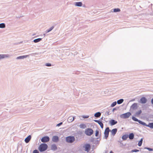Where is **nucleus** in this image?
<instances>
[{
  "instance_id": "nucleus-1",
  "label": "nucleus",
  "mask_w": 153,
  "mask_h": 153,
  "mask_svg": "<svg viewBox=\"0 0 153 153\" xmlns=\"http://www.w3.org/2000/svg\"><path fill=\"white\" fill-rule=\"evenodd\" d=\"M48 148V146L47 144L42 143L39 146V150L40 152H43L46 150Z\"/></svg>"
},
{
  "instance_id": "nucleus-2",
  "label": "nucleus",
  "mask_w": 153,
  "mask_h": 153,
  "mask_svg": "<svg viewBox=\"0 0 153 153\" xmlns=\"http://www.w3.org/2000/svg\"><path fill=\"white\" fill-rule=\"evenodd\" d=\"M85 132V134L88 136L91 135L93 133V130L90 128H88L86 129Z\"/></svg>"
},
{
  "instance_id": "nucleus-3",
  "label": "nucleus",
  "mask_w": 153,
  "mask_h": 153,
  "mask_svg": "<svg viewBox=\"0 0 153 153\" xmlns=\"http://www.w3.org/2000/svg\"><path fill=\"white\" fill-rule=\"evenodd\" d=\"M66 140L68 143H72L74 141L75 138L74 137L69 136L66 138Z\"/></svg>"
},
{
  "instance_id": "nucleus-4",
  "label": "nucleus",
  "mask_w": 153,
  "mask_h": 153,
  "mask_svg": "<svg viewBox=\"0 0 153 153\" xmlns=\"http://www.w3.org/2000/svg\"><path fill=\"white\" fill-rule=\"evenodd\" d=\"M131 115V114L130 112H128L122 114L120 117L122 118L125 119L128 118Z\"/></svg>"
},
{
  "instance_id": "nucleus-5",
  "label": "nucleus",
  "mask_w": 153,
  "mask_h": 153,
  "mask_svg": "<svg viewBox=\"0 0 153 153\" xmlns=\"http://www.w3.org/2000/svg\"><path fill=\"white\" fill-rule=\"evenodd\" d=\"M83 147L85 148V151L88 152H89L91 149V145L89 144H85L83 146Z\"/></svg>"
},
{
  "instance_id": "nucleus-6",
  "label": "nucleus",
  "mask_w": 153,
  "mask_h": 153,
  "mask_svg": "<svg viewBox=\"0 0 153 153\" xmlns=\"http://www.w3.org/2000/svg\"><path fill=\"white\" fill-rule=\"evenodd\" d=\"M109 131V127H107L105 129L104 132V136L106 139H107L108 137Z\"/></svg>"
},
{
  "instance_id": "nucleus-7",
  "label": "nucleus",
  "mask_w": 153,
  "mask_h": 153,
  "mask_svg": "<svg viewBox=\"0 0 153 153\" xmlns=\"http://www.w3.org/2000/svg\"><path fill=\"white\" fill-rule=\"evenodd\" d=\"M50 138L48 136L44 137L41 139V141L43 143L48 142Z\"/></svg>"
},
{
  "instance_id": "nucleus-8",
  "label": "nucleus",
  "mask_w": 153,
  "mask_h": 153,
  "mask_svg": "<svg viewBox=\"0 0 153 153\" xmlns=\"http://www.w3.org/2000/svg\"><path fill=\"white\" fill-rule=\"evenodd\" d=\"M132 119L133 120H134L135 121L138 122L140 124L143 125H146V123H145L140 120H138L137 118H136L134 117H132Z\"/></svg>"
},
{
  "instance_id": "nucleus-9",
  "label": "nucleus",
  "mask_w": 153,
  "mask_h": 153,
  "mask_svg": "<svg viewBox=\"0 0 153 153\" xmlns=\"http://www.w3.org/2000/svg\"><path fill=\"white\" fill-rule=\"evenodd\" d=\"M59 140V138L57 136H54L52 137V140L54 142H57Z\"/></svg>"
},
{
  "instance_id": "nucleus-10",
  "label": "nucleus",
  "mask_w": 153,
  "mask_h": 153,
  "mask_svg": "<svg viewBox=\"0 0 153 153\" xmlns=\"http://www.w3.org/2000/svg\"><path fill=\"white\" fill-rule=\"evenodd\" d=\"M137 108V104L136 103H134L131 106L130 109L132 110L136 109Z\"/></svg>"
},
{
  "instance_id": "nucleus-11",
  "label": "nucleus",
  "mask_w": 153,
  "mask_h": 153,
  "mask_svg": "<svg viewBox=\"0 0 153 153\" xmlns=\"http://www.w3.org/2000/svg\"><path fill=\"white\" fill-rule=\"evenodd\" d=\"M147 100L146 99L145 97H142L140 100V101L141 103L144 104L146 102Z\"/></svg>"
},
{
  "instance_id": "nucleus-12",
  "label": "nucleus",
  "mask_w": 153,
  "mask_h": 153,
  "mask_svg": "<svg viewBox=\"0 0 153 153\" xmlns=\"http://www.w3.org/2000/svg\"><path fill=\"white\" fill-rule=\"evenodd\" d=\"M117 129L116 128L112 129L111 131V134L113 136H114L116 133H117Z\"/></svg>"
},
{
  "instance_id": "nucleus-13",
  "label": "nucleus",
  "mask_w": 153,
  "mask_h": 153,
  "mask_svg": "<svg viewBox=\"0 0 153 153\" xmlns=\"http://www.w3.org/2000/svg\"><path fill=\"white\" fill-rule=\"evenodd\" d=\"M94 121L97 123H98L99 125H100V126L102 128H103V124L102 123L99 121V120H94Z\"/></svg>"
},
{
  "instance_id": "nucleus-14",
  "label": "nucleus",
  "mask_w": 153,
  "mask_h": 153,
  "mask_svg": "<svg viewBox=\"0 0 153 153\" xmlns=\"http://www.w3.org/2000/svg\"><path fill=\"white\" fill-rule=\"evenodd\" d=\"M109 123L111 125H114L116 124L117 123V122L114 120H111L110 121Z\"/></svg>"
},
{
  "instance_id": "nucleus-15",
  "label": "nucleus",
  "mask_w": 153,
  "mask_h": 153,
  "mask_svg": "<svg viewBox=\"0 0 153 153\" xmlns=\"http://www.w3.org/2000/svg\"><path fill=\"white\" fill-rule=\"evenodd\" d=\"M31 136L30 135L28 136L25 139V142L27 143L29 142L31 139Z\"/></svg>"
},
{
  "instance_id": "nucleus-16",
  "label": "nucleus",
  "mask_w": 153,
  "mask_h": 153,
  "mask_svg": "<svg viewBox=\"0 0 153 153\" xmlns=\"http://www.w3.org/2000/svg\"><path fill=\"white\" fill-rule=\"evenodd\" d=\"M74 117L72 116L69 117L68 119V121L69 122H71L74 120Z\"/></svg>"
},
{
  "instance_id": "nucleus-17",
  "label": "nucleus",
  "mask_w": 153,
  "mask_h": 153,
  "mask_svg": "<svg viewBox=\"0 0 153 153\" xmlns=\"http://www.w3.org/2000/svg\"><path fill=\"white\" fill-rule=\"evenodd\" d=\"M28 56V55H24L22 56H20L18 57L17 58V59H23L25 58H26Z\"/></svg>"
},
{
  "instance_id": "nucleus-18",
  "label": "nucleus",
  "mask_w": 153,
  "mask_h": 153,
  "mask_svg": "<svg viewBox=\"0 0 153 153\" xmlns=\"http://www.w3.org/2000/svg\"><path fill=\"white\" fill-rule=\"evenodd\" d=\"M8 56L7 55H5L4 54H0V60L1 59H3L5 57H7Z\"/></svg>"
},
{
  "instance_id": "nucleus-19",
  "label": "nucleus",
  "mask_w": 153,
  "mask_h": 153,
  "mask_svg": "<svg viewBox=\"0 0 153 153\" xmlns=\"http://www.w3.org/2000/svg\"><path fill=\"white\" fill-rule=\"evenodd\" d=\"M82 4V3L81 2H77L75 3V5L77 6L81 7Z\"/></svg>"
},
{
  "instance_id": "nucleus-20",
  "label": "nucleus",
  "mask_w": 153,
  "mask_h": 153,
  "mask_svg": "<svg viewBox=\"0 0 153 153\" xmlns=\"http://www.w3.org/2000/svg\"><path fill=\"white\" fill-rule=\"evenodd\" d=\"M79 127L81 128L84 129L86 127V126L85 124H81L80 125Z\"/></svg>"
},
{
  "instance_id": "nucleus-21",
  "label": "nucleus",
  "mask_w": 153,
  "mask_h": 153,
  "mask_svg": "<svg viewBox=\"0 0 153 153\" xmlns=\"http://www.w3.org/2000/svg\"><path fill=\"white\" fill-rule=\"evenodd\" d=\"M145 126L151 128H153V123H149L147 125L146 124V125Z\"/></svg>"
},
{
  "instance_id": "nucleus-22",
  "label": "nucleus",
  "mask_w": 153,
  "mask_h": 153,
  "mask_svg": "<svg viewBox=\"0 0 153 153\" xmlns=\"http://www.w3.org/2000/svg\"><path fill=\"white\" fill-rule=\"evenodd\" d=\"M51 149L52 150H55L57 149V147L55 145H53L51 146Z\"/></svg>"
},
{
  "instance_id": "nucleus-23",
  "label": "nucleus",
  "mask_w": 153,
  "mask_h": 153,
  "mask_svg": "<svg viewBox=\"0 0 153 153\" xmlns=\"http://www.w3.org/2000/svg\"><path fill=\"white\" fill-rule=\"evenodd\" d=\"M129 138L130 139H133L134 138V134L133 133H131L129 135Z\"/></svg>"
},
{
  "instance_id": "nucleus-24",
  "label": "nucleus",
  "mask_w": 153,
  "mask_h": 153,
  "mask_svg": "<svg viewBox=\"0 0 153 153\" xmlns=\"http://www.w3.org/2000/svg\"><path fill=\"white\" fill-rule=\"evenodd\" d=\"M101 113L100 112H98L94 114V116L96 117H99L101 115Z\"/></svg>"
},
{
  "instance_id": "nucleus-25",
  "label": "nucleus",
  "mask_w": 153,
  "mask_h": 153,
  "mask_svg": "<svg viewBox=\"0 0 153 153\" xmlns=\"http://www.w3.org/2000/svg\"><path fill=\"white\" fill-rule=\"evenodd\" d=\"M143 139L141 138L139 142L138 145L139 146H141L143 142Z\"/></svg>"
},
{
  "instance_id": "nucleus-26",
  "label": "nucleus",
  "mask_w": 153,
  "mask_h": 153,
  "mask_svg": "<svg viewBox=\"0 0 153 153\" xmlns=\"http://www.w3.org/2000/svg\"><path fill=\"white\" fill-rule=\"evenodd\" d=\"M123 99H120V100H118L117 101V103L118 104H120L122 103L123 102Z\"/></svg>"
},
{
  "instance_id": "nucleus-27",
  "label": "nucleus",
  "mask_w": 153,
  "mask_h": 153,
  "mask_svg": "<svg viewBox=\"0 0 153 153\" xmlns=\"http://www.w3.org/2000/svg\"><path fill=\"white\" fill-rule=\"evenodd\" d=\"M128 136L126 135H123L122 137V139L124 140H126Z\"/></svg>"
},
{
  "instance_id": "nucleus-28",
  "label": "nucleus",
  "mask_w": 153,
  "mask_h": 153,
  "mask_svg": "<svg viewBox=\"0 0 153 153\" xmlns=\"http://www.w3.org/2000/svg\"><path fill=\"white\" fill-rule=\"evenodd\" d=\"M5 27V24L4 23H1L0 24V28H3Z\"/></svg>"
},
{
  "instance_id": "nucleus-29",
  "label": "nucleus",
  "mask_w": 153,
  "mask_h": 153,
  "mask_svg": "<svg viewBox=\"0 0 153 153\" xmlns=\"http://www.w3.org/2000/svg\"><path fill=\"white\" fill-rule=\"evenodd\" d=\"M142 113V111L141 110H139L138 111L136 112V114L137 115H139Z\"/></svg>"
},
{
  "instance_id": "nucleus-30",
  "label": "nucleus",
  "mask_w": 153,
  "mask_h": 153,
  "mask_svg": "<svg viewBox=\"0 0 153 153\" xmlns=\"http://www.w3.org/2000/svg\"><path fill=\"white\" fill-rule=\"evenodd\" d=\"M120 10L119 8H115L114 10V12H120Z\"/></svg>"
},
{
  "instance_id": "nucleus-31",
  "label": "nucleus",
  "mask_w": 153,
  "mask_h": 153,
  "mask_svg": "<svg viewBox=\"0 0 153 153\" xmlns=\"http://www.w3.org/2000/svg\"><path fill=\"white\" fill-rule=\"evenodd\" d=\"M116 102H113L112 104L111 105V106L112 107H113L114 106H115L116 105Z\"/></svg>"
},
{
  "instance_id": "nucleus-32",
  "label": "nucleus",
  "mask_w": 153,
  "mask_h": 153,
  "mask_svg": "<svg viewBox=\"0 0 153 153\" xmlns=\"http://www.w3.org/2000/svg\"><path fill=\"white\" fill-rule=\"evenodd\" d=\"M54 28V27L52 26L49 29L47 30V33H48L51 31Z\"/></svg>"
},
{
  "instance_id": "nucleus-33",
  "label": "nucleus",
  "mask_w": 153,
  "mask_h": 153,
  "mask_svg": "<svg viewBox=\"0 0 153 153\" xmlns=\"http://www.w3.org/2000/svg\"><path fill=\"white\" fill-rule=\"evenodd\" d=\"M99 132L98 130H96V133H95V136L96 137H97L99 134Z\"/></svg>"
},
{
  "instance_id": "nucleus-34",
  "label": "nucleus",
  "mask_w": 153,
  "mask_h": 153,
  "mask_svg": "<svg viewBox=\"0 0 153 153\" xmlns=\"http://www.w3.org/2000/svg\"><path fill=\"white\" fill-rule=\"evenodd\" d=\"M145 149H147L149 151H152L153 149H151L149 148H145Z\"/></svg>"
},
{
  "instance_id": "nucleus-35",
  "label": "nucleus",
  "mask_w": 153,
  "mask_h": 153,
  "mask_svg": "<svg viewBox=\"0 0 153 153\" xmlns=\"http://www.w3.org/2000/svg\"><path fill=\"white\" fill-rule=\"evenodd\" d=\"M45 65L47 66H51V64L49 63H47Z\"/></svg>"
},
{
  "instance_id": "nucleus-36",
  "label": "nucleus",
  "mask_w": 153,
  "mask_h": 153,
  "mask_svg": "<svg viewBox=\"0 0 153 153\" xmlns=\"http://www.w3.org/2000/svg\"><path fill=\"white\" fill-rule=\"evenodd\" d=\"M33 153H38V151L37 150H35L33 151Z\"/></svg>"
},
{
  "instance_id": "nucleus-37",
  "label": "nucleus",
  "mask_w": 153,
  "mask_h": 153,
  "mask_svg": "<svg viewBox=\"0 0 153 153\" xmlns=\"http://www.w3.org/2000/svg\"><path fill=\"white\" fill-rule=\"evenodd\" d=\"M82 117L83 118H88L89 117V116H87V115H86V116H82Z\"/></svg>"
},
{
  "instance_id": "nucleus-38",
  "label": "nucleus",
  "mask_w": 153,
  "mask_h": 153,
  "mask_svg": "<svg viewBox=\"0 0 153 153\" xmlns=\"http://www.w3.org/2000/svg\"><path fill=\"white\" fill-rule=\"evenodd\" d=\"M33 41L35 42H38V39H35Z\"/></svg>"
},
{
  "instance_id": "nucleus-39",
  "label": "nucleus",
  "mask_w": 153,
  "mask_h": 153,
  "mask_svg": "<svg viewBox=\"0 0 153 153\" xmlns=\"http://www.w3.org/2000/svg\"><path fill=\"white\" fill-rule=\"evenodd\" d=\"M139 151V150L137 149H135L132 151V152H137Z\"/></svg>"
},
{
  "instance_id": "nucleus-40",
  "label": "nucleus",
  "mask_w": 153,
  "mask_h": 153,
  "mask_svg": "<svg viewBox=\"0 0 153 153\" xmlns=\"http://www.w3.org/2000/svg\"><path fill=\"white\" fill-rule=\"evenodd\" d=\"M62 122H61L57 125V126H60L62 124Z\"/></svg>"
},
{
  "instance_id": "nucleus-41",
  "label": "nucleus",
  "mask_w": 153,
  "mask_h": 153,
  "mask_svg": "<svg viewBox=\"0 0 153 153\" xmlns=\"http://www.w3.org/2000/svg\"><path fill=\"white\" fill-rule=\"evenodd\" d=\"M151 102L152 104H153V98L151 100Z\"/></svg>"
},
{
  "instance_id": "nucleus-42",
  "label": "nucleus",
  "mask_w": 153,
  "mask_h": 153,
  "mask_svg": "<svg viewBox=\"0 0 153 153\" xmlns=\"http://www.w3.org/2000/svg\"><path fill=\"white\" fill-rule=\"evenodd\" d=\"M110 153H114L112 152V151H111L110 152Z\"/></svg>"
},
{
  "instance_id": "nucleus-43",
  "label": "nucleus",
  "mask_w": 153,
  "mask_h": 153,
  "mask_svg": "<svg viewBox=\"0 0 153 153\" xmlns=\"http://www.w3.org/2000/svg\"><path fill=\"white\" fill-rule=\"evenodd\" d=\"M41 40V39L39 38V42Z\"/></svg>"
}]
</instances>
